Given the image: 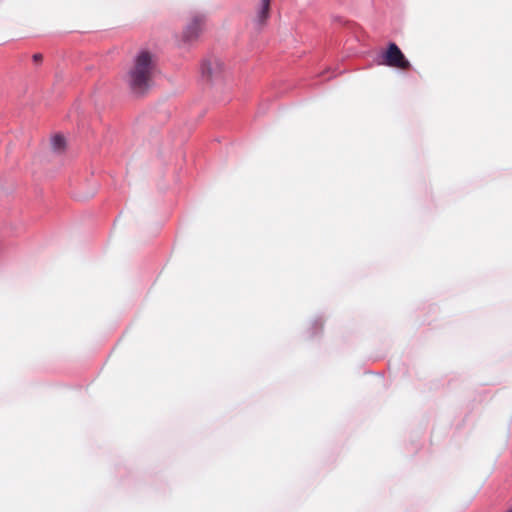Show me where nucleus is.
<instances>
[{
	"mask_svg": "<svg viewBox=\"0 0 512 512\" xmlns=\"http://www.w3.org/2000/svg\"><path fill=\"white\" fill-rule=\"evenodd\" d=\"M156 66V57L149 50H140L135 55L127 73V83L134 93L143 94L150 88Z\"/></svg>",
	"mask_w": 512,
	"mask_h": 512,
	"instance_id": "1",
	"label": "nucleus"
},
{
	"mask_svg": "<svg viewBox=\"0 0 512 512\" xmlns=\"http://www.w3.org/2000/svg\"><path fill=\"white\" fill-rule=\"evenodd\" d=\"M379 64L404 71L409 70L411 67L410 62L406 59L400 48L395 43H390L388 45L387 50L381 55Z\"/></svg>",
	"mask_w": 512,
	"mask_h": 512,
	"instance_id": "2",
	"label": "nucleus"
},
{
	"mask_svg": "<svg viewBox=\"0 0 512 512\" xmlns=\"http://www.w3.org/2000/svg\"><path fill=\"white\" fill-rule=\"evenodd\" d=\"M65 146V138L61 135H55L52 139V147L56 151H61Z\"/></svg>",
	"mask_w": 512,
	"mask_h": 512,
	"instance_id": "6",
	"label": "nucleus"
},
{
	"mask_svg": "<svg viewBox=\"0 0 512 512\" xmlns=\"http://www.w3.org/2000/svg\"><path fill=\"white\" fill-rule=\"evenodd\" d=\"M205 18L203 15H194L183 30L182 39L186 43H191L198 39L203 31Z\"/></svg>",
	"mask_w": 512,
	"mask_h": 512,
	"instance_id": "4",
	"label": "nucleus"
},
{
	"mask_svg": "<svg viewBox=\"0 0 512 512\" xmlns=\"http://www.w3.org/2000/svg\"><path fill=\"white\" fill-rule=\"evenodd\" d=\"M32 59H33V61H34L35 63L39 64V63H41V62H42V60H43V55H42V54H40V53H36V54H34V55H33Z\"/></svg>",
	"mask_w": 512,
	"mask_h": 512,
	"instance_id": "7",
	"label": "nucleus"
},
{
	"mask_svg": "<svg viewBox=\"0 0 512 512\" xmlns=\"http://www.w3.org/2000/svg\"><path fill=\"white\" fill-rule=\"evenodd\" d=\"M272 0H259L255 5L251 21L256 30L263 29L270 18Z\"/></svg>",
	"mask_w": 512,
	"mask_h": 512,
	"instance_id": "3",
	"label": "nucleus"
},
{
	"mask_svg": "<svg viewBox=\"0 0 512 512\" xmlns=\"http://www.w3.org/2000/svg\"><path fill=\"white\" fill-rule=\"evenodd\" d=\"M507 512H512V509H510V510H509V511H507Z\"/></svg>",
	"mask_w": 512,
	"mask_h": 512,
	"instance_id": "8",
	"label": "nucleus"
},
{
	"mask_svg": "<svg viewBox=\"0 0 512 512\" xmlns=\"http://www.w3.org/2000/svg\"><path fill=\"white\" fill-rule=\"evenodd\" d=\"M224 64L216 58L208 59L203 62L201 67L202 77L208 81L219 78L224 71Z\"/></svg>",
	"mask_w": 512,
	"mask_h": 512,
	"instance_id": "5",
	"label": "nucleus"
}]
</instances>
